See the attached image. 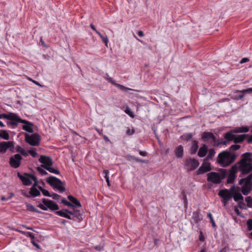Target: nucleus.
Masks as SVG:
<instances>
[{"mask_svg":"<svg viewBox=\"0 0 252 252\" xmlns=\"http://www.w3.org/2000/svg\"><path fill=\"white\" fill-rule=\"evenodd\" d=\"M0 138L7 140L9 139V135L6 130H0Z\"/></svg>","mask_w":252,"mask_h":252,"instance_id":"obj_26","label":"nucleus"},{"mask_svg":"<svg viewBox=\"0 0 252 252\" xmlns=\"http://www.w3.org/2000/svg\"><path fill=\"white\" fill-rule=\"evenodd\" d=\"M28 153L30 154L32 157H36L37 156V153L33 150H29L28 151Z\"/></svg>","mask_w":252,"mask_h":252,"instance_id":"obj_48","label":"nucleus"},{"mask_svg":"<svg viewBox=\"0 0 252 252\" xmlns=\"http://www.w3.org/2000/svg\"><path fill=\"white\" fill-rule=\"evenodd\" d=\"M252 190V173L247 177V181L242 187L241 192L245 195H248Z\"/></svg>","mask_w":252,"mask_h":252,"instance_id":"obj_8","label":"nucleus"},{"mask_svg":"<svg viewBox=\"0 0 252 252\" xmlns=\"http://www.w3.org/2000/svg\"><path fill=\"white\" fill-rule=\"evenodd\" d=\"M247 225L249 231L252 230V219H249L247 221Z\"/></svg>","mask_w":252,"mask_h":252,"instance_id":"obj_41","label":"nucleus"},{"mask_svg":"<svg viewBox=\"0 0 252 252\" xmlns=\"http://www.w3.org/2000/svg\"><path fill=\"white\" fill-rule=\"evenodd\" d=\"M103 173L104 174V178L106 180V181L107 183V185L108 186H110V183L109 179V176H108V172L107 170H104Z\"/></svg>","mask_w":252,"mask_h":252,"instance_id":"obj_38","label":"nucleus"},{"mask_svg":"<svg viewBox=\"0 0 252 252\" xmlns=\"http://www.w3.org/2000/svg\"><path fill=\"white\" fill-rule=\"evenodd\" d=\"M136 158V157H135L133 156H131V155H128L126 157V159L129 161H131V160H133L135 161Z\"/></svg>","mask_w":252,"mask_h":252,"instance_id":"obj_52","label":"nucleus"},{"mask_svg":"<svg viewBox=\"0 0 252 252\" xmlns=\"http://www.w3.org/2000/svg\"><path fill=\"white\" fill-rule=\"evenodd\" d=\"M211 169L209 162H204L197 171L198 175L204 174Z\"/></svg>","mask_w":252,"mask_h":252,"instance_id":"obj_15","label":"nucleus"},{"mask_svg":"<svg viewBox=\"0 0 252 252\" xmlns=\"http://www.w3.org/2000/svg\"><path fill=\"white\" fill-rule=\"evenodd\" d=\"M208 217L210 218V220L211 221V223H212V226L213 227H215L216 226V224H215V221L213 218V217L212 216V214L210 213H208Z\"/></svg>","mask_w":252,"mask_h":252,"instance_id":"obj_46","label":"nucleus"},{"mask_svg":"<svg viewBox=\"0 0 252 252\" xmlns=\"http://www.w3.org/2000/svg\"><path fill=\"white\" fill-rule=\"evenodd\" d=\"M42 168L43 167H41V165L40 166L37 167V170L42 176L47 174V172L43 169Z\"/></svg>","mask_w":252,"mask_h":252,"instance_id":"obj_39","label":"nucleus"},{"mask_svg":"<svg viewBox=\"0 0 252 252\" xmlns=\"http://www.w3.org/2000/svg\"><path fill=\"white\" fill-rule=\"evenodd\" d=\"M238 169H239L238 164H237V162H236L234 165H233L231 167V168L230 170L229 173L232 174L233 175H236Z\"/></svg>","mask_w":252,"mask_h":252,"instance_id":"obj_30","label":"nucleus"},{"mask_svg":"<svg viewBox=\"0 0 252 252\" xmlns=\"http://www.w3.org/2000/svg\"><path fill=\"white\" fill-rule=\"evenodd\" d=\"M236 157L235 154L225 151L219 154L217 161L222 167H227L234 161Z\"/></svg>","mask_w":252,"mask_h":252,"instance_id":"obj_2","label":"nucleus"},{"mask_svg":"<svg viewBox=\"0 0 252 252\" xmlns=\"http://www.w3.org/2000/svg\"><path fill=\"white\" fill-rule=\"evenodd\" d=\"M13 147V141H3L0 142V153L4 154L9 147Z\"/></svg>","mask_w":252,"mask_h":252,"instance_id":"obj_14","label":"nucleus"},{"mask_svg":"<svg viewBox=\"0 0 252 252\" xmlns=\"http://www.w3.org/2000/svg\"><path fill=\"white\" fill-rule=\"evenodd\" d=\"M27 210L28 211L33 212H36L39 214L42 213V212L36 209L32 205L26 203Z\"/></svg>","mask_w":252,"mask_h":252,"instance_id":"obj_24","label":"nucleus"},{"mask_svg":"<svg viewBox=\"0 0 252 252\" xmlns=\"http://www.w3.org/2000/svg\"><path fill=\"white\" fill-rule=\"evenodd\" d=\"M250 61L249 59L248 58H243L241 61L240 62L241 63H245L246 62H248Z\"/></svg>","mask_w":252,"mask_h":252,"instance_id":"obj_60","label":"nucleus"},{"mask_svg":"<svg viewBox=\"0 0 252 252\" xmlns=\"http://www.w3.org/2000/svg\"><path fill=\"white\" fill-rule=\"evenodd\" d=\"M103 245H99L98 246H94V248L98 251H100L103 249Z\"/></svg>","mask_w":252,"mask_h":252,"instance_id":"obj_56","label":"nucleus"},{"mask_svg":"<svg viewBox=\"0 0 252 252\" xmlns=\"http://www.w3.org/2000/svg\"><path fill=\"white\" fill-rule=\"evenodd\" d=\"M136 162H140V163H146V160H145V159H140L139 158H136V160H135Z\"/></svg>","mask_w":252,"mask_h":252,"instance_id":"obj_62","label":"nucleus"},{"mask_svg":"<svg viewBox=\"0 0 252 252\" xmlns=\"http://www.w3.org/2000/svg\"><path fill=\"white\" fill-rule=\"evenodd\" d=\"M220 171V178L221 179V181H222V180L224 179L226 177L227 175V172L226 170L224 169H221Z\"/></svg>","mask_w":252,"mask_h":252,"instance_id":"obj_34","label":"nucleus"},{"mask_svg":"<svg viewBox=\"0 0 252 252\" xmlns=\"http://www.w3.org/2000/svg\"><path fill=\"white\" fill-rule=\"evenodd\" d=\"M115 86L118 87V88H119L121 90H123V91H126V92H127L128 90H129V89H128L127 88H126L125 86H123L122 85H120L119 84H117V83L116 84H115Z\"/></svg>","mask_w":252,"mask_h":252,"instance_id":"obj_42","label":"nucleus"},{"mask_svg":"<svg viewBox=\"0 0 252 252\" xmlns=\"http://www.w3.org/2000/svg\"><path fill=\"white\" fill-rule=\"evenodd\" d=\"M249 131V128L247 127H243L240 128V130L237 131L239 132H247Z\"/></svg>","mask_w":252,"mask_h":252,"instance_id":"obj_49","label":"nucleus"},{"mask_svg":"<svg viewBox=\"0 0 252 252\" xmlns=\"http://www.w3.org/2000/svg\"><path fill=\"white\" fill-rule=\"evenodd\" d=\"M21 156L18 154H15L13 156L10 158L9 164L10 165L14 168L19 167L21 164V161L22 159Z\"/></svg>","mask_w":252,"mask_h":252,"instance_id":"obj_9","label":"nucleus"},{"mask_svg":"<svg viewBox=\"0 0 252 252\" xmlns=\"http://www.w3.org/2000/svg\"><path fill=\"white\" fill-rule=\"evenodd\" d=\"M26 234H27V235L26 236L30 237L32 240H33L34 239V235L32 233L28 232Z\"/></svg>","mask_w":252,"mask_h":252,"instance_id":"obj_58","label":"nucleus"},{"mask_svg":"<svg viewBox=\"0 0 252 252\" xmlns=\"http://www.w3.org/2000/svg\"><path fill=\"white\" fill-rule=\"evenodd\" d=\"M74 219H76V220H78L79 221H81L83 220L82 214L80 213V211L79 210H74Z\"/></svg>","mask_w":252,"mask_h":252,"instance_id":"obj_27","label":"nucleus"},{"mask_svg":"<svg viewBox=\"0 0 252 252\" xmlns=\"http://www.w3.org/2000/svg\"><path fill=\"white\" fill-rule=\"evenodd\" d=\"M40 139V136L37 133H34L32 135H29L28 133L25 134L26 142L32 146H38Z\"/></svg>","mask_w":252,"mask_h":252,"instance_id":"obj_6","label":"nucleus"},{"mask_svg":"<svg viewBox=\"0 0 252 252\" xmlns=\"http://www.w3.org/2000/svg\"><path fill=\"white\" fill-rule=\"evenodd\" d=\"M47 183L50 185L54 189H58L60 192H64L65 188L63 186L64 185L60 179L56 177L50 176L46 179Z\"/></svg>","mask_w":252,"mask_h":252,"instance_id":"obj_3","label":"nucleus"},{"mask_svg":"<svg viewBox=\"0 0 252 252\" xmlns=\"http://www.w3.org/2000/svg\"><path fill=\"white\" fill-rule=\"evenodd\" d=\"M245 201L247 203V206L249 208H252V197L248 196L245 198Z\"/></svg>","mask_w":252,"mask_h":252,"instance_id":"obj_37","label":"nucleus"},{"mask_svg":"<svg viewBox=\"0 0 252 252\" xmlns=\"http://www.w3.org/2000/svg\"><path fill=\"white\" fill-rule=\"evenodd\" d=\"M176 157L178 158H182L183 157L184 148L183 146H178L174 151Z\"/></svg>","mask_w":252,"mask_h":252,"instance_id":"obj_19","label":"nucleus"},{"mask_svg":"<svg viewBox=\"0 0 252 252\" xmlns=\"http://www.w3.org/2000/svg\"><path fill=\"white\" fill-rule=\"evenodd\" d=\"M63 210L65 211V212L67 213L68 214H70V215H72V217H74V211H69V210H67L66 209H63Z\"/></svg>","mask_w":252,"mask_h":252,"instance_id":"obj_59","label":"nucleus"},{"mask_svg":"<svg viewBox=\"0 0 252 252\" xmlns=\"http://www.w3.org/2000/svg\"><path fill=\"white\" fill-rule=\"evenodd\" d=\"M224 137L228 141H233L235 138V134H232L230 132H228L225 134Z\"/></svg>","mask_w":252,"mask_h":252,"instance_id":"obj_28","label":"nucleus"},{"mask_svg":"<svg viewBox=\"0 0 252 252\" xmlns=\"http://www.w3.org/2000/svg\"><path fill=\"white\" fill-rule=\"evenodd\" d=\"M215 154V151L213 149H211L209 151L208 155L207 157V159H212V158L214 156Z\"/></svg>","mask_w":252,"mask_h":252,"instance_id":"obj_36","label":"nucleus"},{"mask_svg":"<svg viewBox=\"0 0 252 252\" xmlns=\"http://www.w3.org/2000/svg\"><path fill=\"white\" fill-rule=\"evenodd\" d=\"M198 160L194 158H189L186 160L185 166L188 171H192L199 166Z\"/></svg>","mask_w":252,"mask_h":252,"instance_id":"obj_12","label":"nucleus"},{"mask_svg":"<svg viewBox=\"0 0 252 252\" xmlns=\"http://www.w3.org/2000/svg\"><path fill=\"white\" fill-rule=\"evenodd\" d=\"M198 142L197 141H193L192 143V146L190 149V152L191 154H195L197 152L198 148Z\"/></svg>","mask_w":252,"mask_h":252,"instance_id":"obj_25","label":"nucleus"},{"mask_svg":"<svg viewBox=\"0 0 252 252\" xmlns=\"http://www.w3.org/2000/svg\"><path fill=\"white\" fill-rule=\"evenodd\" d=\"M43 190H42V194L44 195V196H49L50 197V195L51 194L49 193V192L47 190H46L45 189H42Z\"/></svg>","mask_w":252,"mask_h":252,"instance_id":"obj_54","label":"nucleus"},{"mask_svg":"<svg viewBox=\"0 0 252 252\" xmlns=\"http://www.w3.org/2000/svg\"><path fill=\"white\" fill-rule=\"evenodd\" d=\"M247 136H248V134H246L239 135L238 136L235 135L233 141L235 143H241L244 140L245 138H246Z\"/></svg>","mask_w":252,"mask_h":252,"instance_id":"obj_22","label":"nucleus"},{"mask_svg":"<svg viewBox=\"0 0 252 252\" xmlns=\"http://www.w3.org/2000/svg\"><path fill=\"white\" fill-rule=\"evenodd\" d=\"M29 193L33 197H36L40 195V191L34 187H32L31 188Z\"/></svg>","mask_w":252,"mask_h":252,"instance_id":"obj_23","label":"nucleus"},{"mask_svg":"<svg viewBox=\"0 0 252 252\" xmlns=\"http://www.w3.org/2000/svg\"><path fill=\"white\" fill-rule=\"evenodd\" d=\"M246 181H247V177L245 178H242L239 181V184L240 185H241L244 183V181L246 182Z\"/></svg>","mask_w":252,"mask_h":252,"instance_id":"obj_63","label":"nucleus"},{"mask_svg":"<svg viewBox=\"0 0 252 252\" xmlns=\"http://www.w3.org/2000/svg\"><path fill=\"white\" fill-rule=\"evenodd\" d=\"M207 146L205 144H204L199 150L198 152V156L201 158L205 157L207 154Z\"/></svg>","mask_w":252,"mask_h":252,"instance_id":"obj_20","label":"nucleus"},{"mask_svg":"<svg viewBox=\"0 0 252 252\" xmlns=\"http://www.w3.org/2000/svg\"><path fill=\"white\" fill-rule=\"evenodd\" d=\"M50 197H52L54 199H58L60 198V196L57 193H53L52 194H51Z\"/></svg>","mask_w":252,"mask_h":252,"instance_id":"obj_53","label":"nucleus"},{"mask_svg":"<svg viewBox=\"0 0 252 252\" xmlns=\"http://www.w3.org/2000/svg\"><path fill=\"white\" fill-rule=\"evenodd\" d=\"M42 204L40 203L37 207L44 211H47L49 209L51 211H57L59 209L57 204L51 200L46 198H43L42 200Z\"/></svg>","mask_w":252,"mask_h":252,"instance_id":"obj_4","label":"nucleus"},{"mask_svg":"<svg viewBox=\"0 0 252 252\" xmlns=\"http://www.w3.org/2000/svg\"><path fill=\"white\" fill-rule=\"evenodd\" d=\"M32 180H33L34 183L32 186V187L36 188V187L38 186V181L37 180V178L34 175L33 176H32Z\"/></svg>","mask_w":252,"mask_h":252,"instance_id":"obj_43","label":"nucleus"},{"mask_svg":"<svg viewBox=\"0 0 252 252\" xmlns=\"http://www.w3.org/2000/svg\"><path fill=\"white\" fill-rule=\"evenodd\" d=\"M97 34L101 38L102 41L105 43L106 46H108V39L107 36H104L100 32H97Z\"/></svg>","mask_w":252,"mask_h":252,"instance_id":"obj_35","label":"nucleus"},{"mask_svg":"<svg viewBox=\"0 0 252 252\" xmlns=\"http://www.w3.org/2000/svg\"><path fill=\"white\" fill-rule=\"evenodd\" d=\"M237 164L239 170L242 175L251 174L252 171V153L247 152L243 154Z\"/></svg>","mask_w":252,"mask_h":252,"instance_id":"obj_1","label":"nucleus"},{"mask_svg":"<svg viewBox=\"0 0 252 252\" xmlns=\"http://www.w3.org/2000/svg\"><path fill=\"white\" fill-rule=\"evenodd\" d=\"M135 133V130L133 128L132 129H127L126 131V133L128 135H131Z\"/></svg>","mask_w":252,"mask_h":252,"instance_id":"obj_47","label":"nucleus"},{"mask_svg":"<svg viewBox=\"0 0 252 252\" xmlns=\"http://www.w3.org/2000/svg\"><path fill=\"white\" fill-rule=\"evenodd\" d=\"M107 80L108 81V82L115 86V84H116L117 83H115V82L113 80L112 78L109 77V76L107 74Z\"/></svg>","mask_w":252,"mask_h":252,"instance_id":"obj_55","label":"nucleus"},{"mask_svg":"<svg viewBox=\"0 0 252 252\" xmlns=\"http://www.w3.org/2000/svg\"><path fill=\"white\" fill-rule=\"evenodd\" d=\"M240 146L239 145L234 144L230 146V151H236L240 149Z\"/></svg>","mask_w":252,"mask_h":252,"instance_id":"obj_44","label":"nucleus"},{"mask_svg":"<svg viewBox=\"0 0 252 252\" xmlns=\"http://www.w3.org/2000/svg\"><path fill=\"white\" fill-rule=\"evenodd\" d=\"M10 115V112L8 113V114H5V113L2 114H1V119H6L8 120Z\"/></svg>","mask_w":252,"mask_h":252,"instance_id":"obj_50","label":"nucleus"},{"mask_svg":"<svg viewBox=\"0 0 252 252\" xmlns=\"http://www.w3.org/2000/svg\"><path fill=\"white\" fill-rule=\"evenodd\" d=\"M62 203L67 206H71V205H73L71 202L67 201L64 198L62 199Z\"/></svg>","mask_w":252,"mask_h":252,"instance_id":"obj_45","label":"nucleus"},{"mask_svg":"<svg viewBox=\"0 0 252 252\" xmlns=\"http://www.w3.org/2000/svg\"><path fill=\"white\" fill-rule=\"evenodd\" d=\"M68 199L71 202L73 205L71 206L74 207H81V205L79 201L72 195H69L67 196Z\"/></svg>","mask_w":252,"mask_h":252,"instance_id":"obj_18","label":"nucleus"},{"mask_svg":"<svg viewBox=\"0 0 252 252\" xmlns=\"http://www.w3.org/2000/svg\"><path fill=\"white\" fill-rule=\"evenodd\" d=\"M201 138L204 141H206L210 139H212L213 141L216 140L215 137L213 133L210 132H204L201 134Z\"/></svg>","mask_w":252,"mask_h":252,"instance_id":"obj_16","label":"nucleus"},{"mask_svg":"<svg viewBox=\"0 0 252 252\" xmlns=\"http://www.w3.org/2000/svg\"><path fill=\"white\" fill-rule=\"evenodd\" d=\"M232 197L235 201L243 200V196L239 192H237L236 193L233 195Z\"/></svg>","mask_w":252,"mask_h":252,"instance_id":"obj_29","label":"nucleus"},{"mask_svg":"<svg viewBox=\"0 0 252 252\" xmlns=\"http://www.w3.org/2000/svg\"><path fill=\"white\" fill-rule=\"evenodd\" d=\"M236 177V175H233L232 174L229 173L227 179V184H232L234 181V180L235 179Z\"/></svg>","mask_w":252,"mask_h":252,"instance_id":"obj_31","label":"nucleus"},{"mask_svg":"<svg viewBox=\"0 0 252 252\" xmlns=\"http://www.w3.org/2000/svg\"><path fill=\"white\" fill-rule=\"evenodd\" d=\"M33 176V175L30 173H25L24 175H21L19 172H18L17 173V176L20 178L23 184L25 186H29L32 184V176Z\"/></svg>","mask_w":252,"mask_h":252,"instance_id":"obj_11","label":"nucleus"},{"mask_svg":"<svg viewBox=\"0 0 252 252\" xmlns=\"http://www.w3.org/2000/svg\"><path fill=\"white\" fill-rule=\"evenodd\" d=\"M24 121L25 122H22V124H24L22 126V128L26 131L32 133L33 131L32 128L33 124L27 120H24Z\"/></svg>","mask_w":252,"mask_h":252,"instance_id":"obj_17","label":"nucleus"},{"mask_svg":"<svg viewBox=\"0 0 252 252\" xmlns=\"http://www.w3.org/2000/svg\"><path fill=\"white\" fill-rule=\"evenodd\" d=\"M23 149L20 146H17L16 147V152L20 153Z\"/></svg>","mask_w":252,"mask_h":252,"instance_id":"obj_61","label":"nucleus"},{"mask_svg":"<svg viewBox=\"0 0 252 252\" xmlns=\"http://www.w3.org/2000/svg\"><path fill=\"white\" fill-rule=\"evenodd\" d=\"M9 121H7L6 124L7 125H10L13 128H15L17 126L18 124L22 122H25L24 120L21 119L19 116L14 113L10 112V115L8 119Z\"/></svg>","mask_w":252,"mask_h":252,"instance_id":"obj_7","label":"nucleus"},{"mask_svg":"<svg viewBox=\"0 0 252 252\" xmlns=\"http://www.w3.org/2000/svg\"><path fill=\"white\" fill-rule=\"evenodd\" d=\"M126 114H128V115L130 117H131V118H134V114H133V113L132 111H130V110H129L127 109V110H126Z\"/></svg>","mask_w":252,"mask_h":252,"instance_id":"obj_57","label":"nucleus"},{"mask_svg":"<svg viewBox=\"0 0 252 252\" xmlns=\"http://www.w3.org/2000/svg\"><path fill=\"white\" fill-rule=\"evenodd\" d=\"M21 153V154L22 155H23V156H25V157H26V156H28V154H29L28 153L26 152L24 150V149H23V150L21 152V153Z\"/></svg>","mask_w":252,"mask_h":252,"instance_id":"obj_64","label":"nucleus"},{"mask_svg":"<svg viewBox=\"0 0 252 252\" xmlns=\"http://www.w3.org/2000/svg\"><path fill=\"white\" fill-rule=\"evenodd\" d=\"M192 219L195 223H198L202 220L200 212L198 211L193 212L192 215Z\"/></svg>","mask_w":252,"mask_h":252,"instance_id":"obj_21","label":"nucleus"},{"mask_svg":"<svg viewBox=\"0 0 252 252\" xmlns=\"http://www.w3.org/2000/svg\"><path fill=\"white\" fill-rule=\"evenodd\" d=\"M67 213L65 212V211L63 210L62 211H57L56 212V214L61 216V217H64L65 218V216L66 215Z\"/></svg>","mask_w":252,"mask_h":252,"instance_id":"obj_40","label":"nucleus"},{"mask_svg":"<svg viewBox=\"0 0 252 252\" xmlns=\"http://www.w3.org/2000/svg\"><path fill=\"white\" fill-rule=\"evenodd\" d=\"M52 166L47 167V168L46 169V170H48L50 173L56 174H59L60 173V171L58 169H55L53 168Z\"/></svg>","mask_w":252,"mask_h":252,"instance_id":"obj_33","label":"nucleus"},{"mask_svg":"<svg viewBox=\"0 0 252 252\" xmlns=\"http://www.w3.org/2000/svg\"><path fill=\"white\" fill-rule=\"evenodd\" d=\"M207 181L215 184H219L221 182L220 173L211 172L207 174Z\"/></svg>","mask_w":252,"mask_h":252,"instance_id":"obj_10","label":"nucleus"},{"mask_svg":"<svg viewBox=\"0 0 252 252\" xmlns=\"http://www.w3.org/2000/svg\"><path fill=\"white\" fill-rule=\"evenodd\" d=\"M238 207L241 209H243L244 207L246 205L245 203L244 202L243 200H240L238 202Z\"/></svg>","mask_w":252,"mask_h":252,"instance_id":"obj_51","label":"nucleus"},{"mask_svg":"<svg viewBox=\"0 0 252 252\" xmlns=\"http://www.w3.org/2000/svg\"><path fill=\"white\" fill-rule=\"evenodd\" d=\"M39 161L42 163L41 167L44 169H47V167L52 166L53 164V161L50 157L41 155L39 159Z\"/></svg>","mask_w":252,"mask_h":252,"instance_id":"obj_13","label":"nucleus"},{"mask_svg":"<svg viewBox=\"0 0 252 252\" xmlns=\"http://www.w3.org/2000/svg\"><path fill=\"white\" fill-rule=\"evenodd\" d=\"M237 191L235 190V186L231 187L229 189H221L219 192V195L223 198L222 202L225 204L232 197L233 195L236 193Z\"/></svg>","mask_w":252,"mask_h":252,"instance_id":"obj_5","label":"nucleus"},{"mask_svg":"<svg viewBox=\"0 0 252 252\" xmlns=\"http://www.w3.org/2000/svg\"><path fill=\"white\" fill-rule=\"evenodd\" d=\"M192 136L193 134L191 133H189L182 135L181 136V138L182 140L188 141L190 139H191Z\"/></svg>","mask_w":252,"mask_h":252,"instance_id":"obj_32","label":"nucleus"}]
</instances>
